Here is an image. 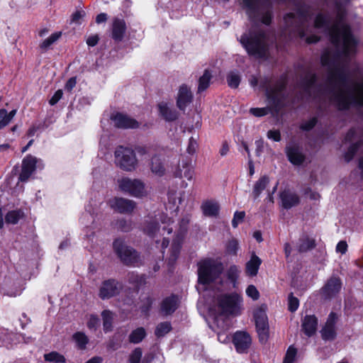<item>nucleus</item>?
<instances>
[{
	"label": "nucleus",
	"instance_id": "nucleus-46",
	"mask_svg": "<svg viewBox=\"0 0 363 363\" xmlns=\"http://www.w3.org/2000/svg\"><path fill=\"white\" fill-rule=\"evenodd\" d=\"M227 82L230 87L237 88L238 87L240 82V76L238 72H230L227 75Z\"/></svg>",
	"mask_w": 363,
	"mask_h": 363
},
{
	"label": "nucleus",
	"instance_id": "nucleus-47",
	"mask_svg": "<svg viewBox=\"0 0 363 363\" xmlns=\"http://www.w3.org/2000/svg\"><path fill=\"white\" fill-rule=\"evenodd\" d=\"M61 32L52 33L50 37L44 40L40 44V47L42 49L46 50L55 42H56L61 36Z\"/></svg>",
	"mask_w": 363,
	"mask_h": 363
},
{
	"label": "nucleus",
	"instance_id": "nucleus-22",
	"mask_svg": "<svg viewBox=\"0 0 363 363\" xmlns=\"http://www.w3.org/2000/svg\"><path fill=\"white\" fill-rule=\"evenodd\" d=\"M233 344L239 353H245L251 345V337L246 332L238 331L233 335Z\"/></svg>",
	"mask_w": 363,
	"mask_h": 363
},
{
	"label": "nucleus",
	"instance_id": "nucleus-54",
	"mask_svg": "<svg viewBox=\"0 0 363 363\" xmlns=\"http://www.w3.org/2000/svg\"><path fill=\"white\" fill-rule=\"evenodd\" d=\"M299 306L298 299L291 293L289 296V310L291 312L296 311Z\"/></svg>",
	"mask_w": 363,
	"mask_h": 363
},
{
	"label": "nucleus",
	"instance_id": "nucleus-28",
	"mask_svg": "<svg viewBox=\"0 0 363 363\" xmlns=\"http://www.w3.org/2000/svg\"><path fill=\"white\" fill-rule=\"evenodd\" d=\"M179 299L177 296L172 295L165 298L161 303V312L164 315L173 313L178 307Z\"/></svg>",
	"mask_w": 363,
	"mask_h": 363
},
{
	"label": "nucleus",
	"instance_id": "nucleus-5",
	"mask_svg": "<svg viewBox=\"0 0 363 363\" xmlns=\"http://www.w3.org/2000/svg\"><path fill=\"white\" fill-rule=\"evenodd\" d=\"M335 10L336 23L330 25V20L328 16L323 13H318L314 21L315 28H323L325 31L330 33L331 41L338 45L340 42V30L338 23L342 21L347 15V6L350 4L344 0H334L333 1Z\"/></svg>",
	"mask_w": 363,
	"mask_h": 363
},
{
	"label": "nucleus",
	"instance_id": "nucleus-29",
	"mask_svg": "<svg viewBox=\"0 0 363 363\" xmlns=\"http://www.w3.org/2000/svg\"><path fill=\"white\" fill-rule=\"evenodd\" d=\"M280 198L283 207L286 209H289L297 206L300 202L298 196L289 190H285L281 192Z\"/></svg>",
	"mask_w": 363,
	"mask_h": 363
},
{
	"label": "nucleus",
	"instance_id": "nucleus-31",
	"mask_svg": "<svg viewBox=\"0 0 363 363\" xmlns=\"http://www.w3.org/2000/svg\"><path fill=\"white\" fill-rule=\"evenodd\" d=\"M363 143V132L362 133V136L359 138V141L353 145H352L347 152L345 155V160L347 162H350L356 154L357 150L360 147V146ZM359 168L361 169V176L363 178V157H361L359 160Z\"/></svg>",
	"mask_w": 363,
	"mask_h": 363
},
{
	"label": "nucleus",
	"instance_id": "nucleus-13",
	"mask_svg": "<svg viewBox=\"0 0 363 363\" xmlns=\"http://www.w3.org/2000/svg\"><path fill=\"white\" fill-rule=\"evenodd\" d=\"M120 189L134 197H143L147 194L145 184L139 179L122 178L118 181Z\"/></svg>",
	"mask_w": 363,
	"mask_h": 363
},
{
	"label": "nucleus",
	"instance_id": "nucleus-14",
	"mask_svg": "<svg viewBox=\"0 0 363 363\" xmlns=\"http://www.w3.org/2000/svg\"><path fill=\"white\" fill-rule=\"evenodd\" d=\"M189 223L188 217H184L179 222V229L176 238L174 239L171 246V254L169 257V264H173L178 258L184 233L187 230V225Z\"/></svg>",
	"mask_w": 363,
	"mask_h": 363
},
{
	"label": "nucleus",
	"instance_id": "nucleus-36",
	"mask_svg": "<svg viewBox=\"0 0 363 363\" xmlns=\"http://www.w3.org/2000/svg\"><path fill=\"white\" fill-rule=\"evenodd\" d=\"M269 182V179L267 176L264 175L261 177L255 184L252 190V196L255 199H257L261 193L266 189Z\"/></svg>",
	"mask_w": 363,
	"mask_h": 363
},
{
	"label": "nucleus",
	"instance_id": "nucleus-15",
	"mask_svg": "<svg viewBox=\"0 0 363 363\" xmlns=\"http://www.w3.org/2000/svg\"><path fill=\"white\" fill-rule=\"evenodd\" d=\"M169 220L170 219L163 213H159L155 218L149 216L143 223V231L148 236L155 238L160 230L159 222L165 223Z\"/></svg>",
	"mask_w": 363,
	"mask_h": 363
},
{
	"label": "nucleus",
	"instance_id": "nucleus-40",
	"mask_svg": "<svg viewBox=\"0 0 363 363\" xmlns=\"http://www.w3.org/2000/svg\"><path fill=\"white\" fill-rule=\"evenodd\" d=\"M115 227L122 232H130L133 228V223L131 220L121 218L116 221Z\"/></svg>",
	"mask_w": 363,
	"mask_h": 363
},
{
	"label": "nucleus",
	"instance_id": "nucleus-18",
	"mask_svg": "<svg viewBox=\"0 0 363 363\" xmlns=\"http://www.w3.org/2000/svg\"><path fill=\"white\" fill-rule=\"evenodd\" d=\"M111 208L121 213H131L136 206V203L128 199L116 197L109 201Z\"/></svg>",
	"mask_w": 363,
	"mask_h": 363
},
{
	"label": "nucleus",
	"instance_id": "nucleus-49",
	"mask_svg": "<svg viewBox=\"0 0 363 363\" xmlns=\"http://www.w3.org/2000/svg\"><path fill=\"white\" fill-rule=\"evenodd\" d=\"M296 349L292 346H290L286 351L283 363H293L296 359Z\"/></svg>",
	"mask_w": 363,
	"mask_h": 363
},
{
	"label": "nucleus",
	"instance_id": "nucleus-25",
	"mask_svg": "<svg viewBox=\"0 0 363 363\" xmlns=\"http://www.w3.org/2000/svg\"><path fill=\"white\" fill-rule=\"evenodd\" d=\"M341 289V281L337 277H331L322 289V294L325 298H330L337 294Z\"/></svg>",
	"mask_w": 363,
	"mask_h": 363
},
{
	"label": "nucleus",
	"instance_id": "nucleus-4",
	"mask_svg": "<svg viewBox=\"0 0 363 363\" xmlns=\"http://www.w3.org/2000/svg\"><path fill=\"white\" fill-rule=\"evenodd\" d=\"M308 16L306 13L299 11L297 13H290L284 16V35L292 38L299 37L305 39L308 43H317L320 38L315 35L309 34L307 26Z\"/></svg>",
	"mask_w": 363,
	"mask_h": 363
},
{
	"label": "nucleus",
	"instance_id": "nucleus-55",
	"mask_svg": "<svg viewBox=\"0 0 363 363\" xmlns=\"http://www.w3.org/2000/svg\"><path fill=\"white\" fill-rule=\"evenodd\" d=\"M246 294L254 301L259 298V293L254 285H250L246 289Z\"/></svg>",
	"mask_w": 363,
	"mask_h": 363
},
{
	"label": "nucleus",
	"instance_id": "nucleus-7",
	"mask_svg": "<svg viewBox=\"0 0 363 363\" xmlns=\"http://www.w3.org/2000/svg\"><path fill=\"white\" fill-rule=\"evenodd\" d=\"M267 79L261 82L260 86L265 89L269 105L275 111H279L284 106L286 94L285 91L286 84L284 81L279 80L273 85H269Z\"/></svg>",
	"mask_w": 363,
	"mask_h": 363
},
{
	"label": "nucleus",
	"instance_id": "nucleus-61",
	"mask_svg": "<svg viewBox=\"0 0 363 363\" xmlns=\"http://www.w3.org/2000/svg\"><path fill=\"white\" fill-rule=\"evenodd\" d=\"M268 138L273 140L276 142H279L281 140V134L279 130H270L267 132Z\"/></svg>",
	"mask_w": 363,
	"mask_h": 363
},
{
	"label": "nucleus",
	"instance_id": "nucleus-34",
	"mask_svg": "<svg viewBox=\"0 0 363 363\" xmlns=\"http://www.w3.org/2000/svg\"><path fill=\"white\" fill-rule=\"evenodd\" d=\"M213 323H210L208 320L209 327L214 330L215 332L217 331H227L229 329V324L228 321L224 318L221 315H218L215 316L213 318Z\"/></svg>",
	"mask_w": 363,
	"mask_h": 363
},
{
	"label": "nucleus",
	"instance_id": "nucleus-24",
	"mask_svg": "<svg viewBox=\"0 0 363 363\" xmlns=\"http://www.w3.org/2000/svg\"><path fill=\"white\" fill-rule=\"evenodd\" d=\"M114 122V125L119 128H137L139 127V123L123 113H118L111 117Z\"/></svg>",
	"mask_w": 363,
	"mask_h": 363
},
{
	"label": "nucleus",
	"instance_id": "nucleus-51",
	"mask_svg": "<svg viewBox=\"0 0 363 363\" xmlns=\"http://www.w3.org/2000/svg\"><path fill=\"white\" fill-rule=\"evenodd\" d=\"M318 122V119L316 117H313L308 121H303L301 125L300 128L303 130L308 131L313 128V127L316 125Z\"/></svg>",
	"mask_w": 363,
	"mask_h": 363
},
{
	"label": "nucleus",
	"instance_id": "nucleus-41",
	"mask_svg": "<svg viewBox=\"0 0 363 363\" xmlns=\"http://www.w3.org/2000/svg\"><path fill=\"white\" fill-rule=\"evenodd\" d=\"M44 359L46 362L52 363H65V357L57 352H51L44 354Z\"/></svg>",
	"mask_w": 363,
	"mask_h": 363
},
{
	"label": "nucleus",
	"instance_id": "nucleus-8",
	"mask_svg": "<svg viewBox=\"0 0 363 363\" xmlns=\"http://www.w3.org/2000/svg\"><path fill=\"white\" fill-rule=\"evenodd\" d=\"M216 303L221 313L238 315L241 313L242 298L237 293L221 294L216 297Z\"/></svg>",
	"mask_w": 363,
	"mask_h": 363
},
{
	"label": "nucleus",
	"instance_id": "nucleus-32",
	"mask_svg": "<svg viewBox=\"0 0 363 363\" xmlns=\"http://www.w3.org/2000/svg\"><path fill=\"white\" fill-rule=\"evenodd\" d=\"M262 264L261 259L255 254H252L250 259L246 263V274L250 277H255L257 274L259 266Z\"/></svg>",
	"mask_w": 363,
	"mask_h": 363
},
{
	"label": "nucleus",
	"instance_id": "nucleus-33",
	"mask_svg": "<svg viewBox=\"0 0 363 363\" xmlns=\"http://www.w3.org/2000/svg\"><path fill=\"white\" fill-rule=\"evenodd\" d=\"M150 166L151 172L155 175L160 177L164 175L166 169L162 160L158 156L155 155L152 157Z\"/></svg>",
	"mask_w": 363,
	"mask_h": 363
},
{
	"label": "nucleus",
	"instance_id": "nucleus-48",
	"mask_svg": "<svg viewBox=\"0 0 363 363\" xmlns=\"http://www.w3.org/2000/svg\"><path fill=\"white\" fill-rule=\"evenodd\" d=\"M143 356L141 348H135L129 356V363H140Z\"/></svg>",
	"mask_w": 363,
	"mask_h": 363
},
{
	"label": "nucleus",
	"instance_id": "nucleus-53",
	"mask_svg": "<svg viewBox=\"0 0 363 363\" xmlns=\"http://www.w3.org/2000/svg\"><path fill=\"white\" fill-rule=\"evenodd\" d=\"M269 112L268 107L264 108H251L250 113L256 117H261L266 116Z\"/></svg>",
	"mask_w": 363,
	"mask_h": 363
},
{
	"label": "nucleus",
	"instance_id": "nucleus-38",
	"mask_svg": "<svg viewBox=\"0 0 363 363\" xmlns=\"http://www.w3.org/2000/svg\"><path fill=\"white\" fill-rule=\"evenodd\" d=\"M146 336L145 330L140 327L138 328L135 330H133L128 337V340L130 342L133 344H138Z\"/></svg>",
	"mask_w": 363,
	"mask_h": 363
},
{
	"label": "nucleus",
	"instance_id": "nucleus-50",
	"mask_svg": "<svg viewBox=\"0 0 363 363\" xmlns=\"http://www.w3.org/2000/svg\"><path fill=\"white\" fill-rule=\"evenodd\" d=\"M240 272V271L237 266H235V265L231 266L229 268V269L228 270V273H227L228 279L231 282L235 284L239 277Z\"/></svg>",
	"mask_w": 363,
	"mask_h": 363
},
{
	"label": "nucleus",
	"instance_id": "nucleus-63",
	"mask_svg": "<svg viewBox=\"0 0 363 363\" xmlns=\"http://www.w3.org/2000/svg\"><path fill=\"white\" fill-rule=\"evenodd\" d=\"M216 333L218 335V340L219 342H220L222 343H226V342H229V340H230L229 335L226 333V331H223V332L217 331Z\"/></svg>",
	"mask_w": 363,
	"mask_h": 363
},
{
	"label": "nucleus",
	"instance_id": "nucleus-2",
	"mask_svg": "<svg viewBox=\"0 0 363 363\" xmlns=\"http://www.w3.org/2000/svg\"><path fill=\"white\" fill-rule=\"evenodd\" d=\"M239 41L249 55L257 59L267 57L268 36L261 28L252 26L240 36Z\"/></svg>",
	"mask_w": 363,
	"mask_h": 363
},
{
	"label": "nucleus",
	"instance_id": "nucleus-45",
	"mask_svg": "<svg viewBox=\"0 0 363 363\" xmlns=\"http://www.w3.org/2000/svg\"><path fill=\"white\" fill-rule=\"evenodd\" d=\"M23 216V213L21 211H12L6 214L5 220L8 223L16 224Z\"/></svg>",
	"mask_w": 363,
	"mask_h": 363
},
{
	"label": "nucleus",
	"instance_id": "nucleus-9",
	"mask_svg": "<svg viewBox=\"0 0 363 363\" xmlns=\"http://www.w3.org/2000/svg\"><path fill=\"white\" fill-rule=\"evenodd\" d=\"M113 249L120 260L126 265H135L140 261L138 252L122 238L113 241Z\"/></svg>",
	"mask_w": 363,
	"mask_h": 363
},
{
	"label": "nucleus",
	"instance_id": "nucleus-35",
	"mask_svg": "<svg viewBox=\"0 0 363 363\" xmlns=\"http://www.w3.org/2000/svg\"><path fill=\"white\" fill-rule=\"evenodd\" d=\"M159 110L162 116L167 121H174L178 118V112L169 108L165 103L159 104Z\"/></svg>",
	"mask_w": 363,
	"mask_h": 363
},
{
	"label": "nucleus",
	"instance_id": "nucleus-20",
	"mask_svg": "<svg viewBox=\"0 0 363 363\" xmlns=\"http://www.w3.org/2000/svg\"><path fill=\"white\" fill-rule=\"evenodd\" d=\"M193 100V94L190 87L186 84H182L179 87L177 95V106L181 111H185L187 106H189Z\"/></svg>",
	"mask_w": 363,
	"mask_h": 363
},
{
	"label": "nucleus",
	"instance_id": "nucleus-23",
	"mask_svg": "<svg viewBox=\"0 0 363 363\" xmlns=\"http://www.w3.org/2000/svg\"><path fill=\"white\" fill-rule=\"evenodd\" d=\"M194 174V168L191 164L190 160L182 157L179 160L178 166L174 172V176L178 178L184 177L190 181L192 179Z\"/></svg>",
	"mask_w": 363,
	"mask_h": 363
},
{
	"label": "nucleus",
	"instance_id": "nucleus-59",
	"mask_svg": "<svg viewBox=\"0 0 363 363\" xmlns=\"http://www.w3.org/2000/svg\"><path fill=\"white\" fill-rule=\"evenodd\" d=\"M197 147L198 144L196 140L194 139L193 137L190 138L189 140V145L186 149L188 153L190 155L194 154L196 152Z\"/></svg>",
	"mask_w": 363,
	"mask_h": 363
},
{
	"label": "nucleus",
	"instance_id": "nucleus-3",
	"mask_svg": "<svg viewBox=\"0 0 363 363\" xmlns=\"http://www.w3.org/2000/svg\"><path fill=\"white\" fill-rule=\"evenodd\" d=\"M224 267L223 263L215 259L207 258L198 263V283L203 289L221 286L223 283V274Z\"/></svg>",
	"mask_w": 363,
	"mask_h": 363
},
{
	"label": "nucleus",
	"instance_id": "nucleus-62",
	"mask_svg": "<svg viewBox=\"0 0 363 363\" xmlns=\"http://www.w3.org/2000/svg\"><path fill=\"white\" fill-rule=\"evenodd\" d=\"M62 94L63 93L61 89L57 90L50 99L49 101L50 104L52 106L56 104L62 97Z\"/></svg>",
	"mask_w": 363,
	"mask_h": 363
},
{
	"label": "nucleus",
	"instance_id": "nucleus-43",
	"mask_svg": "<svg viewBox=\"0 0 363 363\" xmlns=\"http://www.w3.org/2000/svg\"><path fill=\"white\" fill-rule=\"evenodd\" d=\"M171 330L172 325L169 322H162L157 325L155 334L157 337H162L167 334Z\"/></svg>",
	"mask_w": 363,
	"mask_h": 363
},
{
	"label": "nucleus",
	"instance_id": "nucleus-26",
	"mask_svg": "<svg viewBox=\"0 0 363 363\" xmlns=\"http://www.w3.org/2000/svg\"><path fill=\"white\" fill-rule=\"evenodd\" d=\"M315 247V239L306 233L302 234L296 243V249L300 253L311 251Z\"/></svg>",
	"mask_w": 363,
	"mask_h": 363
},
{
	"label": "nucleus",
	"instance_id": "nucleus-58",
	"mask_svg": "<svg viewBox=\"0 0 363 363\" xmlns=\"http://www.w3.org/2000/svg\"><path fill=\"white\" fill-rule=\"evenodd\" d=\"M11 121L8 118V112L5 109L0 110V129L7 125Z\"/></svg>",
	"mask_w": 363,
	"mask_h": 363
},
{
	"label": "nucleus",
	"instance_id": "nucleus-6",
	"mask_svg": "<svg viewBox=\"0 0 363 363\" xmlns=\"http://www.w3.org/2000/svg\"><path fill=\"white\" fill-rule=\"evenodd\" d=\"M249 19L253 23L261 21L269 25L272 18V6L269 0H242Z\"/></svg>",
	"mask_w": 363,
	"mask_h": 363
},
{
	"label": "nucleus",
	"instance_id": "nucleus-17",
	"mask_svg": "<svg viewBox=\"0 0 363 363\" xmlns=\"http://www.w3.org/2000/svg\"><path fill=\"white\" fill-rule=\"evenodd\" d=\"M122 289V284L115 279L104 281L99 291V296L102 299H108L118 295Z\"/></svg>",
	"mask_w": 363,
	"mask_h": 363
},
{
	"label": "nucleus",
	"instance_id": "nucleus-42",
	"mask_svg": "<svg viewBox=\"0 0 363 363\" xmlns=\"http://www.w3.org/2000/svg\"><path fill=\"white\" fill-rule=\"evenodd\" d=\"M72 338L75 341L79 349L84 350L86 348L89 339L84 333L77 332L72 335Z\"/></svg>",
	"mask_w": 363,
	"mask_h": 363
},
{
	"label": "nucleus",
	"instance_id": "nucleus-57",
	"mask_svg": "<svg viewBox=\"0 0 363 363\" xmlns=\"http://www.w3.org/2000/svg\"><path fill=\"white\" fill-rule=\"evenodd\" d=\"M245 216V213L244 211H236L232 220V225L234 228H237L238 224L243 221Z\"/></svg>",
	"mask_w": 363,
	"mask_h": 363
},
{
	"label": "nucleus",
	"instance_id": "nucleus-60",
	"mask_svg": "<svg viewBox=\"0 0 363 363\" xmlns=\"http://www.w3.org/2000/svg\"><path fill=\"white\" fill-rule=\"evenodd\" d=\"M99 324V318L94 315H91L89 321L87 322V327L89 329H96Z\"/></svg>",
	"mask_w": 363,
	"mask_h": 363
},
{
	"label": "nucleus",
	"instance_id": "nucleus-30",
	"mask_svg": "<svg viewBox=\"0 0 363 363\" xmlns=\"http://www.w3.org/2000/svg\"><path fill=\"white\" fill-rule=\"evenodd\" d=\"M318 326V319L313 315H306L302 320V330L308 337L313 335Z\"/></svg>",
	"mask_w": 363,
	"mask_h": 363
},
{
	"label": "nucleus",
	"instance_id": "nucleus-1",
	"mask_svg": "<svg viewBox=\"0 0 363 363\" xmlns=\"http://www.w3.org/2000/svg\"><path fill=\"white\" fill-rule=\"evenodd\" d=\"M321 64L327 70L326 87L320 88L319 93L315 94L316 76L311 72H307L300 84L306 94L313 97L328 96L340 110L347 109L351 106H363V77L352 86H346L347 76L340 53L324 52L321 56Z\"/></svg>",
	"mask_w": 363,
	"mask_h": 363
},
{
	"label": "nucleus",
	"instance_id": "nucleus-19",
	"mask_svg": "<svg viewBox=\"0 0 363 363\" xmlns=\"http://www.w3.org/2000/svg\"><path fill=\"white\" fill-rule=\"evenodd\" d=\"M38 162H41L37 157L28 155L22 161V169L19 176L21 182H26L36 169Z\"/></svg>",
	"mask_w": 363,
	"mask_h": 363
},
{
	"label": "nucleus",
	"instance_id": "nucleus-44",
	"mask_svg": "<svg viewBox=\"0 0 363 363\" xmlns=\"http://www.w3.org/2000/svg\"><path fill=\"white\" fill-rule=\"evenodd\" d=\"M104 329L106 332L111 330L112 320L113 319V314L110 311H104L102 312Z\"/></svg>",
	"mask_w": 363,
	"mask_h": 363
},
{
	"label": "nucleus",
	"instance_id": "nucleus-10",
	"mask_svg": "<svg viewBox=\"0 0 363 363\" xmlns=\"http://www.w3.org/2000/svg\"><path fill=\"white\" fill-rule=\"evenodd\" d=\"M114 156L115 163L121 169L130 172L136 168L138 160L131 148L119 146L116 149Z\"/></svg>",
	"mask_w": 363,
	"mask_h": 363
},
{
	"label": "nucleus",
	"instance_id": "nucleus-37",
	"mask_svg": "<svg viewBox=\"0 0 363 363\" xmlns=\"http://www.w3.org/2000/svg\"><path fill=\"white\" fill-rule=\"evenodd\" d=\"M203 213L207 216H216L218 214L219 206L213 201H206L202 205Z\"/></svg>",
	"mask_w": 363,
	"mask_h": 363
},
{
	"label": "nucleus",
	"instance_id": "nucleus-56",
	"mask_svg": "<svg viewBox=\"0 0 363 363\" xmlns=\"http://www.w3.org/2000/svg\"><path fill=\"white\" fill-rule=\"evenodd\" d=\"M86 13L84 11H77L74 12L71 18V23L75 24H81L83 18L85 16Z\"/></svg>",
	"mask_w": 363,
	"mask_h": 363
},
{
	"label": "nucleus",
	"instance_id": "nucleus-16",
	"mask_svg": "<svg viewBox=\"0 0 363 363\" xmlns=\"http://www.w3.org/2000/svg\"><path fill=\"white\" fill-rule=\"evenodd\" d=\"M285 152L289 161L294 165L299 166L306 160L303 147L295 142H291L286 146Z\"/></svg>",
	"mask_w": 363,
	"mask_h": 363
},
{
	"label": "nucleus",
	"instance_id": "nucleus-11",
	"mask_svg": "<svg viewBox=\"0 0 363 363\" xmlns=\"http://www.w3.org/2000/svg\"><path fill=\"white\" fill-rule=\"evenodd\" d=\"M341 40V35L340 34V40ZM340 43V41L339 42ZM334 45V43L332 42ZM359 40L356 39L351 31L345 29L342 33V55L345 57V61H349L350 59L354 56L357 52V45ZM340 44V43H338ZM338 46L339 45H335Z\"/></svg>",
	"mask_w": 363,
	"mask_h": 363
},
{
	"label": "nucleus",
	"instance_id": "nucleus-21",
	"mask_svg": "<svg viewBox=\"0 0 363 363\" xmlns=\"http://www.w3.org/2000/svg\"><path fill=\"white\" fill-rule=\"evenodd\" d=\"M337 319L336 313L331 312L328 315L324 327L320 330L321 337L324 340H333L336 337L335 324Z\"/></svg>",
	"mask_w": 363,
	"mask_h": 363
},
{
	"label": "nucleus",
	"instance_id": "nucleus-52",
	"mask_svg": "<svg viewBox=\"0 0 363 363\" xmlns=\"http://www.w3.org/2000/svg\"><path fill=\"white\" fill-rule=\"evenodd\" d=\"M238 248H239L238 242L236 240H234V239L230 240L228 242L227 246H226L227 252L228 254H230L233 255H237Z\"/></svg>",
	"mask_w": 363,
	"mask_h": 363
},
{
	"label": "nucleus",
	"instance_id": "nucleus-39",
	"mask_svg": "<svg viewBox=\"0 0 363 363\" xmlns=\"http://www.w3.org/2000/svg\"><path fill=\"white\" fill-rule=\"evenodd\" d=\"M211 79V74L208 69H206L203 75L199 79L198 91L201 92L206 90L209 84Z\"/></svg>",
	"mask_w": 363,
	"mask_h": 363
},
{
	"label": "nucleus",
	"instance_id": "nucleus-12",
	"mask_svg": "<svg viewBox=\"0 0 363 363\" xmlns=\"http://www.w3.org/2000/svg\"><path fill=\"white\" fill-rule=\"evenodd\" d=\"M267 307L262 304L254 311V318L255 321L257 331L262 342L267 341L268 337L269 325L268 318L266 313Z\"/></svg>",
	"mask_w": 363,
	"mask_h": 363
},
{
	"label": "nucleus",
	"instance_id": "nucleus-27",
	"mask_svg": "<svg viewBox=\"0 0 363 363\" xmlns=\"http://www.w3.org/2000/svg\"><path fill=\"white\" fill-rule=\"evenodd\" d=\"M126 30V24L123 19L116 18L113 21L111 37L116 41H121Z\"/></svg>",
	"mask_w": 363,
	"mask_h": 363
},
{
	"label": "nucleus",
	"instance_id": "nucleus-64",
	"mask_svg": "<svg viewBox=\"0 0 363 363\" xmlns=\"http://www.w3.org/2000/svg\"><path fill=\"white\" fill-rule=\"evenodd\" d=\"M305 195L308 197L311 200H318L320 199V195L318 193L312 191L311 189H308L305 191Z\"/></svg>",
	"mask_w": 363,
	"mask_h": 363
}]
</instances>
